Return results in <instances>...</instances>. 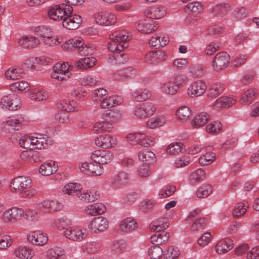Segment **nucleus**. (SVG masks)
Listing matches in <instances>:
<instances>
[{
	"instance_id": "f257e3e1",
	"label": "nucleus",
	"mask_w": 259,
	"mask_h": 259,
	"mask_svg": "<svg viewBox=\"0 0 259 259\" xmlns=\"http://www.w3.org/2000/svg\"><path fill=\"white\" fill-rule=\"evenodd\" d=\"M11 186L23 197H31L36 193L35 190L31 189V180L28 177L20 176L15 178L11 182Z\"/></svg>"
},
{
	"instance_id": "f03ea898",
	"label": "nucleus",
	"mask_w": 259,
	"mask_h": 259,
	"mask_svg": "<svg viewBox=\"0 0 259 259\" xmlns=\"http://www.w3.org/2000/svg\"><path fill=\"white\" fill-rule=\"evenodd\" d=\"M111 42L108 44L111 52L122 51L128 46L127 41L130 39L128 32L125 30L116 31L109 36Z\"/></svg>"
},
{
	"instance_id": "7ed1b4c3",
	"label": "nucleus",
	"mask_w": 259,
	"mask_h": 259,
	"mask_svg": "<svg viewBox=\"0 0 259 259\" xmlns=\"http://www.w3.org/2000/svg\"><path fill=\"white\" fill-rule=\"evenodd\" d=\"M201 210L197 208L191 212L188 219L192 222L191 229L193 232L199 231L205 228L207 224V220L200 216Z\"/></svg>"
},
{
	"instance_id": "20e7f679",
	"label": "nucleus",
	"mask_w": 259,
	"mask_h": 259,
	"mask_svg": "<svg viewBox=\"0 0 259 259\" xmlns=\"http://www.w3.org/2000/svg\"><path fill=\"white\" fill-rule=\"evenodd\" d=\"M73 9L70 5L61 4L56 6V8H52L48 10L49 17L52 20L56 21H62L66 14L72 13Z\"/></svg>"
},
{
	"instance_id": "39448f33",
	"label": "nucleus",
	"mask_w": 259,
	"mask_h": 259,
	"mask_svg": "<svg viewBox=\"0 0 259 259\" xmlns=\"http://www.w3.org/2000/svg\"><path fill=\"white\" fill-rule=\"evenodd\" d=\"M126 138L128 143L133 145H140L144 147H149L155 144V141L150 140L143 133H133L127 135Z\"/></svg>"
},
{
	"instance_id": "423d86ee",
	"label": "nucleus",
	"mask_w": 259,
	"mask_h": 259,
	"mask_svg": "<svg viewBox=\"0 0 259 259\" xmlns=\"http://www.w3.org/2000/svg\"><path fill=\"white\" fill-rule=\"evenodd\" d=\"M230 60V56L227 52H219L213 57L211 65L213 70L220 71L228 67Z\"/></svg>"
},
{
	"instance_id": "0eeeda50",
	"label": "nucleus",
	"mask_w": 259,
	"mask_h": 259,
	"mask_svg": "<svg viewBox=\"0 0 259 259\" xmlns=\"http://www.w3.org/2000/svg\"><path fill=\"white\" fill-rule=\"evenodd\" d=\"M156 110L154 104L146 102L140 104L134 109V115L138 118L143 119L152 115Z\"/></svg>"
},
{
	"instance_id": "6e6552de",
	"label": "nucleus",
	"mask_w": 259,
	"mask_h": 259,
	"mask_svg": "<svg viewBox=\"0 0 259 259\" xmlns=\"http://www.w3.org/2000/svg\"><path fill=\"white\" fill-rule=\"evenodd\" d=\"M91 158L96 163L105 164L112 161L113 155L109 150H95L92 153Z\"/></svg>"
},
{
	"instance_id": "1a4fd4ad",
	"label": "nucleus",
	"mask_w": 259,
	"mask_h": 259,
	"mask_svg": "<svg viewBox=\"0 0 259 259\" xmlns=\"http://www.w3.org/2000/svg\"><path fill=\"white\" fill-rule=\"evenodd\" d=\"M21 101L16 94L4 96L1 100L0 105L3 109L16 110L20 107Z\"/></svg>"
},
{
	"instance_id": "9d476101",
	"label": "nucleus",
	"mask_w": 259,
	"mask_h": 259,
	"mask_svg": "<svg viewBox=\"0 0 259 259\" xmlns=\"http://www.w3.org/2000/svg\"><path fill=\"white\" fill-rule=\"evenodd\" d=\"M62 20V26L68 30H75L77 29L82 23L81 16L78 15L66 14Z\"/></svg>"
},
{
	"instance_id": "9b49d317",
	"label": "nucleus",
	"mask_w": 259,
	"mask_h": 259,
	"mask_svg": "<svg viewBox=\"0 0 259 259\" xmlns=\"http://www.w3.org/2000/svg\"><path fill=\"white\" fill-rule=\"evenodd\" d=\"M27 120L24 117L21 115L17 118L9 117L4 124V128L6 131L12 133L15 131L19 130L21 126L26 122Z\"/></svg>"
},
{
	"instance_id": "f8f14e48",
	"label": "nucleus",
	"mask_w": 259,
	"mask_h": 259,
	"mask_svg": "<svg viewBox=\"0 0 259 259\" xmlns=\"http://www.w3.org/2000/svg\"><path fill=\"white\" fill-rule=\"evenodd\" d=\"M96 22L100 25L109 26L114 24L116 22V17L108 12H102L94 15Z\"/></svg>"
},
{
	"instance_id": "ddd939ff",
	"label": "nucleus",
	"mask_w": 259,
	"mask_h": 259,
	"mask_svg": "<svg viewBox=\"0 0 259 259\" xmlns=\"http://www.w3.org/2000/svg\"><path fill=\"white\" fill-rule=\"evenodd\" d=\"M137 29L143 33H150L157 29L156 22L151 19L143 20L136 23Z\"/></svg>"
},
{
	"instance_id": "4468645a",
	"label": "nucleus",
	"mask_w": 259,
	"mask_h": 259,
	"mask_svg": "<svg viewBox=\"0 0 259 259\" xmlns=\"http://www.w3.org/2000/svg\"><path fill=\"white\" fill-rule=\"evenodd\" d=\"M28 241L36 246H42L48 242V237L46 234L39 231H33L27 236Z\"/></svg>"
},
{
	"instance_id": "2eb2a0df",
	"label": "nucleus",
	"mask_w": 259,
	"mask_h": 259,
	"mask_svg": "<svg viewBox=\"0 0 259 259\" xmlns=\"http://www.w3.org/2000/svg\"><path fill=\"white\" fill-rule=\"evenodd\" d=\"M166 13L165 7L161 6H155L145 10L144 15L152 19H159L162 18Z\"/></svg>"
},
{
	"instance_id": "dca6fc26",
	"label": "nucleus",
	"mask_w": 259,
	"mask_h": 259,
	"mask_svg": "<svg viewBox=\"0 0 259 259\" xmlns=\"http://www.w3.org/2000/svg\"><path fill=\"white\" fill-rule=\"evenodd\" d=\"M108 226L107 220L103 217H98L94 218L89 224L88 227L95 233L103 232Z\"/></svg>"
},
{
	"instance_id": "f3484780",
	"label": "nucleus",
	"mask_w": 259,
	"mask_h": 259,
	"mask_svg": "<svg viewBox=\"0 0 259 259\" xmlns=\"http://www.w3.org/2000/svg\"><path fill=\"white\" fill-rule=\"evenodd\" d=\"M206 85L202 80L194 82L188 88L187 94L191 97H195L202 95L206 91Z\"/></svg>"
},
{
	"instance_id": "a211bd4d",
	"label": "nucleus",
	"mask_w": 259,
	"mask_h": 259,
	"mask_svg": "<svg viewBox=\"0 0 259 259\" xmlns=\"http://www.w3.org/2000/svg\"><path fill=\"white\" fill-rule=\"evenodd\" d=\"M95 144L104 149L112 147L116 144V141L112 136L107 135H101L95 140Z\"/></svg>"
},
{
	"instance_id": "6ab92c4d",
	"label": "nucleus",
	"mask_w": 259,
	"mask_h": 259,
	"mask_svg": "<svg viewBox=\"0 0 259 259\" xmlns=\"http://www.w3.org/2000/svg\"><path fill=\"white\" fill-rule=\"evenodd\" d=\"M64 236L72 241H81L84 239L87 234L82 232L78 227H70L64 232Z\"/></svg>"
},
{
	"instance_id": "aec40b11",
	"label": "nucleus",
	"mask_w": 259,
	"mask_h": 259,
	"mask_svg": "<svg viewBox=\"0 0 259 259\" xmlns=\"http://www.w3.org/2000/svg\"><path fill=\"white\" fill-rule=\"evenodd\" d=\"M22 209L13 207L5 211L3 214V220L5 222H14L19 220L23 214Z\"/></svg>"
},
{
	"instance_id": "412c9836",
	"label": "nucleus",
	"mask_w": 259,
	"mask_h": 259,
	"mask_svg": "<svg viewBox=\"0 0 259 259\" xmlns=\"http://www.w3.org/2000/svg\"><path fill=\"white\" fill-rule=\"evenodd\" d=\"M128 179L127 173L120 171L114 176L111 181V184L114 188H120L127 183Z\"/></svg>"
},
{
	"instance_id": "4be33fe9",
	"label": "nucleus",
	"mask_w": 259,
	"mask_h": 259,
	"mask_svg": "<svg viewBox=\"0 0 259 259\" xmlns=\"http://www.w3.org/2000/svg\"><path fill=\"white\" fill-rule=\"evenodd\" d=\"M136 75V70L132 67H128L117 70L114 76L116 79L125 80L131 78Z\"/></svg>"
},
{
	"instance_id": "5701e85b",
	"label": "nucleus",
	"mask_w": 259,
	"mask_h": 259,
	"mask_svg": "<svg viewBox=\"0 0 259 259\" xmlns=\"http://www.w3.org/2000/svg\"><path fill=\"white\" fill-rule=\"evenodd\" d=\"M233 247V241L226 238L220 241L215 245V251L219 254L225 253Z\"/></svg>"
},
{
	"instance_id": "b1692460",
	"label": "nucleus",
	"mask_w": 259,
	"mask_h": 259,
	"mask_svg": "<svg viewBox=\"0 0 259 259\" xmlns=\"http://www.w3.org/2000/svg\"><path fill=\"white\" fill-rule=\"evenodd\" d=\"M57 170V165L54 161L44 162L39 167V172L43 176H50Z\"/></svg>"
},
{
	"instance_id": "393cba45",
	"label": "nucleus",
	"mask_w": 259,
	"mask_h": 259,
	"mask_svg": "<svg viewBox=\"0 0 259 259\" xmlns=\"http://www.w3.org/2000/svg\"><path fill=\"white\" fill-rule=\"evenodd\" d=\"M106 207L102 203H95L89 205L85 208V212L90 215H100L106 211Z\"/></svg>"
},
{
	"instance_id": "a878e982",
	"label": "nucleus",
	"mask_w": 259,
	"mask_h": 259,
	"mask_svg": "<svg viewBox=\"0 0 259 259\" xmlns=\"http://www.w3.org/2000/svg\"><path fill=\"white\" fill-rule=\"evenodd\" d=\"M96 62V58L93 57L82 58L75 61L74 66L78 69H86L94 66Z\"/></svg>"
},
{
	"instance_id": "bb28decb",
	"label": "nucleus",
	"mask_w": 259,
	"mask_h": 259,
	"mask_svg": "<svg viewBox=\"0 0 259 259\" xmlns=\"http://www.w3.org/2000/svg\"><path fill=\"white\" fill-rule=\"evenodd\" d=\"M103 118L111 122H115L120 120L122 117V114L119 110L113 109L107 110L102 115Z\"/></svg>"
},
{
	"instance_id": "cd10ccee",
	"label": "nucleus",
	"mask_w": 259,
	"mask_h": 259,
	"mask_svg": "<svg viewBox=\"0 0 259 259\" xmlns=\"http://www.w3.org/2000/svg\"><path fill=\"white\" fill-rule=\"evenodd\" d=\"M169 237V233L166 231L156 232L151 237V242L153 244L159 245L167 241Z\"/></svg>"
},
{
	"instance_id": "c85d7f7f",
	"label": "nucleus",
	"mask_w": 259,
	"mask_h": 259,
	"mask_svg": "<svg viewBox=\"0 0 259 259\" xmlns=\"http://www.w3.org/2000/svg\"><path fill=\"white\" fill-rule=\"evenodd\" d=\"M24 75V70L20 67L10 68L5 72V76L8 79H19Z\"/></svg>"
},
{
	"instance_id": "c756f323",
	"label": "nucleus",
	"mask_w": 259,
	"mask_h": 259,
	"mask_svg": "<svg viewBox=\"0 0 259 259\" xmlns=\"http://www.w3.org/2000/svg\"><path fill=\"white\" fill-rule=\"evenodd\" d=\"M151 96V92L147 89H140L132 93V98L138 102H142L150 98Z\"/></svg>"
},
{
	"instance_id": "7c9ffc66",
	"label": "nucleus",
	"mask_w": 259,
	"mask_h": 259,
	"mask_svg": "<svg viewBox=\"0 0 259 259\" xmlns=\"http://www.w3.org/2000/svg\"><path fill=\"white\" fill-rule=\"evenodd\" d=\"M18 44L22 48L28 49L36 47L39 41L33 36H25L19 40Z\"/></svg>"
},
{
	"instance_id": "2f4dec72",
	"label": "nucleus",
	"mask_w": 259,
	"mask_h": 259,
	"mask_svg": "<svg viewBox=\"0 0 259 259\" xmlns=\"http://www.w3.org/2000/svg\"><path fill=\"white\" fill-rule=\"evenodd\" d=\"M138 156L140 160L145 162L147 164H150L155 161V154L147 149L141 150L139 152Z\"/></svg>"
},
{
	"instance_id": "473e14b6",
	"label": "nucleus",
	"mask_w": 259,
	"mask_h": 259,
	"mask_svg": "<svg viewBox=\"0 0 259 259\" xmlns=\"http://www.w3.org/2000/svg\"><path fill=\"white\" fill-rule=\"evenodd\" d=\"M209 115L206 112L197 114L192 120V124L194 127L198 128L204 125L209 120Z\"/></svg>"
},
{
	"instance_id": "72a5a7b5",
	"label": "nucleus",
	"mask_w": 259,
	"mask_h": 259,
	"mask_svg": "<svg viewBox=\"0 0 259 259\" xmlns=\"http://www.w3.org/2000/svg\"><path fill=\"white\" fill-rule=\"evenodd\" d=\"M82 189V186L80 184L69 183L64 187L63 191L68 195L77 196Z\"/></svg>"
},
{
	"instance_id": "f704fd0d",
	"label": "nucleus",
	"mask_w": 259,
	"mask_h": 259,
	"mask_svg": "<svg viewBox=\"0 0 259 259\" xmlns=\"http://www.w3.org/2000/svg\"><path fill=\"white\" fill-rule=\"evenodd\" d=\"M137 227V222L131 218H126L121 222L120 225V229L124 232L132 231Z\"/></svg>"
},
{
	"instance_id": "c9c22d12",
	"label": "nucleus",
	"mask_w": 259,
	"mask_h": 259,
	"mask_svg": "<svg viewBox=\"0 0 259 259\" xmlns=\"http://www.w3.org/2000/svg\"><path fill=\"white\" fill-rule=\"evenodd\" d=\"M15 252L16 256L21 259H31L34 255L33 251L26 247H19Z\"/></svg>"
},
{
	"instance_id": "e433bc0d",
	"label": "nucleus",
	"mask_w": 259,
	"mask_h": 259,
	"mask_svg": "<svg viewBox=\"0 0 259 259\" xmlns=\"http://www.w3.org/2000/svg\"><path fill=\"white\" fill-rule=\"evenodd\" d=\"M77 196L81 201L89 203L97 200L99 197V195L94 191H90L89 192H87L83 193L80 192Z\"/></svg>"
},
{
	"instance_id": "4c0bfd02",
	"label": "nucleus",
	"mask_w": 259,
	"mask_h": 259,
	"mask_svg": "<svg viewBox=\"0 0 259 259\" xmlns=\"http://www.w3.org/2000/svg\"><path fill=\"white\" fill-rule=\"evenodd\" d=\"M34 33L35 35L42 39V40L46 38H49L53 35V31L51 28L46 26H39L35 28Z\"/></svg>"
},
{
	"instance_id": "58836bf2",
	"label": "nucleus",
	"mask_w": 259,
	"mask_h": 259,
	"mask_svg": "<svg viewBox=\"0 0 259 259\" xmlns=\"http://www.w3.org/2000/svg\"><path fill=\"white\" fill-rule=\"evenodd\" d=\"M224 89V85L222 83L213 84L207 91V96L212 98H216L223 92Z\"/></svg>"
},
{
	"instance_id": "ea45409f",
	"label": "nucleus",
	"mask_w": 259,
	"mask_h": 259,
	"mask_svg": "<svg viewBox=\"0 0 259 259\" xmlns=\"http://www.w3.org/2000/svg\"><path fill=\"white\" fill-rule=\"evenodd\" d=\"M256 94V90L254 89H250L242 95L239 102L241 104H249L255 98Z\"/></svg>"
},
{
	"instance_id": "a19ab883",
	"label": "nucleus",
	"mask_w": 259,
	"mask_h": 259,
	"mask_svg": "<svg viewBox=\"0 0 259 259\" xmlns=\"http://www.w3.org/2000/svg\"><path fill=\"white\" fill-rule=\"evenodd\" d=\"M230 6L228 4H219L215 6L211 10L212 14L215 17L223 16L226 15L229 10Z\"/></svg>"
},
{
	"instance_id": "79ce46f5",
	"label": "nucleus",
	"mask_w": 259,
	"mask_h": 259,
	"mask_svg": "<svg viewBox=\"0 0 259 259\" xmlns=\"http://www.w3.org/2000/svg\"><path fill=\"white\" fill-rule=\"evenodd\" d=\"M216 158L215 153L209 152L201 155L199 158V163L201 165H207L212 163Z\"/></svg>"
},
{
	"instance_id": "37998d69",
	"label": "nucleus",
	"mask_w": 259,
	"mask_h": 259,
	"mask_svg": "<svg viewBox=\"0 0 259 259\" xmlns=\"http://www.w3.org/2000/svg\"><path fill=\"white\" fill-rule=\"evenodd\" d=\"M235 103V100L227 97H222L215 102L214 106L217 108L229 107Z\"/></svg>"
},
{
	"instance_id": "c03bdc74",
	"label": "nucleus",
	"mask_w": 259,
	"mask_h": 259,
	"mask_svg": "<svg viewBox=\"0 0 259 259\" xmlns=\"http://www.w3.org/2000/svg\"><path fill=\"white\" fill-rule=\"evenodd\" d=\"M191 114V111L186 106L180 108L176 112L177 118L182 121H186L189 119Z\"/></svg>"
},
{
	"instance_id": "a18cd8bd",
	"label": "nucleus",
	"mask_w": 259,
	"mask_h": 259,
	"mask_svg": "<svg viewBox=\"0 0 259 259\" xmlns=\"http://www.w3.org/2000/svg\"><path fill=\"white\" fill-rule=\"evenodd\" d=\"M126 247V243L124 240H116L113 242L111 250L115 254L122 253Z\"/></svg>"
},
{
	"instance_id": "49530a36",
	"label": "nucleus",
	"mask_w": 259,
	"mask_h": 259,
	"mask_svg": "<svg viewBox=\"0 0 259 259\" xmlns=\"http://www.w3.org/2000/svg\"><path fill=\"white\" fill-rule=\"evenodd\" d=\"M100 241H92L86 243L83 252L87 253H94L97 252L101 247Z\"/></svg>"
},
{
	"instance_id": "de8ad7c7",
	"label": "nucleus",
	"mask_w": 259,
	"mask_h": 259,
	"mask_svg": "<svg viewBox=\"0 0 259 259\" xmlns=\"http://www.w3.org/2000/svg\"><path fill=\"white\" fill-rule=\"evenodd\" d=\"M38 153L34 151H25L20 154V157L23 160H27L30 162H35L38 160Z\"/></svg>"
},
{
	"instance_id": "09e8293b",
	"label": "nucleus",
	"mask_w": 259,
	"mask_h": 259,
	"mask_svg": "<svg viewBox=\"0 0 259 259\" xmlns=\"http://www.w3.org/2000/svg\"><path fill=\"white\" fill-rule=\"evenodd\" d=\"M165 122L164 116H161L158 117L152 118L147 122V126L150 128H154L162 126Z\"/></svg>"
},
{
	"instance_id": "8fccbe9b",
	"label": "nucleus",
	"mask_w": 259,
	"mask_h": 259,
	"mask_svg": "<svg viewBox=\"0 0 259 259\" xmlns=\"http://www.w3.org/2000/svg\"><path fill=\"white\" fill-rule=\"evenodd\" d=\"M205 174V171L203 169H197L191 175L190 177V183L192 185L196 184L203 179Z\"/></svg>"
},
{
	"instance_id": "3c124183",
	"label": "nucleus",
	"mask_w": 259,
	"mask_h": 259,
	"mask_svg": "<svg viewBox=\"0 0 259 259\" xmlns=\"http://www.w3.org/2000/svg\"><path fill=\"white\" fill-rule=\"evenodd\" d=\"M35 136H32V149H41L44 148V143L45 141L46 137L44 135L35 134Z\"/></svg>"
},
{
	"instance_id": "603ef678",
	"label": "nucleus",
	"mask_w": 259,
	"mask_h": 259,
	"mask_svg": "<svg viewBox=\"0 0 259 259\" xmlns=\"http://www.w3.org/2000/svg\"><path fill=\"white\" fill-rule=\"evenodd\" d=\"M162 254V248L156 244L152 246L148 250V255L151 259H159Z\"/></svg>"
},
{
	"instance_id": "864d4df0",
	"label": "nucleus",
	"mask_w": 259,
	"mask_h": 259,
	"mask_svg": "<svg viewBox=\"0 0 259 259\" xmlns=\"http://www.w3.org/2000/svg\"><path fill=\"white\" fill-rule=\"evenodd\" d=\"M183 145L181 142L171 143L166 149V152L170 155H176L183 149Z\"/></svg>"
},
{
	"instance_id": "5fc2aeb1",
	"label": "nucleus",
	"mask_w": 259,
	"mask_h": 259,
	"mask_svg": "<svg viewBox=\"0 0 259 259\" xmlns=\"http://www.w3.org/2000/svg\"><path fill=\"white\" fill-rule=\"evenodd\" d=\"M212 188L211 185L205 184L200 187L197 192V196L199 198H205L212 192Z\"/></svg>"
},
{
	"instance_id": "6e6d98bb",
	"label": "nucleus",
	"mask_w": 259,
	"mask_h": 259,
	"mask_svg": "<svg viewBox=\"0 0 259 259\" xmlns=\"http://www.w3.org/2000/svg\"><path fill=\"white\" fill-rule=\"evenodd\" d=\"M50 259H63L64 250L59 247H55L49 250Z\"/></svg>"
},
{
	"instance_id": "4d7b16f0",
	"label": "nucleus",
	"mask_w": 259,
	"mask_h": 259,
	"mask_svg": "<svg viewBox=\"0 0 259 259\" xmlns=\"http://www.w3.org/2000/svg\"><path fill=\"white\" fill-rule=\"evenodd\" d=\"M187 8L189 12H192L194 15L200 14L203 11V6L198 2H194L189 3L187 5Z\"/></svg>"
},
{
	"instance_id": "13d9d810",
	"label": "nucleus",
	"mask_w": 259,
	"mask_h": 259,
	"mask_svg": "<svg viewBox=\"0 0 259 259\" xmlns=\"http://www.w3.org/2000/svg\"><path fill=\"white\" fill-rule=\"evenodd\" d=\"M161 88L163 92L169 95L176 94L178 89V85L174 82H166L162 85Z\"/></svg>"
},
{
	"instance_id": "bf43d9fd",
	"label": "nucleus",
	"mask_w": 259,
	"mask_h": 259,
	"mask_svg": "<svg viewBox=\"0 0 259 259\" xmlns=\"http://www.w3.org/2000/svg\"><path fill=\"white\" fill-rule=\"evenodd\" d=\"M176 187L174 185H167L159 192L160 198H166L171 196L176 191Z\"/></svg>"
},
{
	"instance_id": "052dcab7",
	"label": "nucleus",
	"mask_w": 259,
	"mask_h": 259,
	"mask_svg": "<svg viewBox=\"0 0 259 259\" xmlns=\"http://www.w3.org/2000/svg\"><path fill=\"white\" fill-rule=\"evenodd\" d=\"M221 129L222 124L218 121H213V122L209 123L206 127V131L211 134H217Z\"/></svg>"
},
{
	"instance_id": "680f3d73",
	"label": "nucleus",
	"mask_w": 259,
	"mask_h": 259,
	"mask_svg": "<svg viewBox=\"0 0 259 259\" xmlns=\"http://www.w3.org/2000/svg\"><path fill=\"white\" fill-rule=\"evenodd\" d=\"M248 205L244 203H238L235 206L233 211V215L234 218H238L245 213L246 207Z\"/></svg>"
},
{
	"instance_id": "e2e57ef3",
	"label": "nucleus",
	"mask_w": 259,
	"mask_h": 259,
	"mask_svg": "<svg viewBox=\"0 0 259 259\" xmlns=\"http://www.w3.org/2000/svg\"><path fill=\"white\" fill-rule=\"evenodd\" d=\"M33 142L32 136H24L19 140V145L25 149L31 150Z\"/></svg>"
},
{
	"instance_id": "0e129e2a",
	"label": "nucleus",
	"mask_w": 259,
	"mask_h": 259,
	"mask_svg": "<svg viewBox=\"0 0 259 259\" xmlns=\"http://www.w3.org/2000/svg\"><path fill=\"white\" fill-rule=\"evenodd\" d=\"M58 108L63 111H66L68 113L74 111V107L71 103V102L68 100L61 101L58 104Z\"/></svg>"
},
{
	"instance_id": "69168bd1",
	"label": "nucleus",
	"mask_w": 259,
	"mask_h": 259,
	"mask_svg": "<svg viewBox=\"0 0 259 259\" xmlns=\"http://www.w3.org/2000/svg\"><path fill=\"white\" fill-rule=\"evenodd\" d=\"M121 51L113 52L114 55L112 56L114 60L116 61L117 64H124L126 63L128 60V55L126 54H120Z\"/></svg>"
},
{
	"instance_id": "338daca9",
	"label": "nucleus",
	"mask_w": 259,
	"mask_h": 259,
	"mask_svg": "<svg viewBox=\"0 0 259 259\" xmlns=\"http://www.w3.org/2000/svg\"><path fill=\"white\" fill-rule=\"evenodd\" d=\"M94 128H96L97 131L100 130L102 131H108L112 128V124L107 120L100 121L95 124Z\"/></svg>"
},
{
	"instance_id": "774afa93",
	"label": "nucleus",
	"mask_w": 259,
	"mask_h": 259,
	"mask_svg": "<svg viewBox=\"0 0 259 259\" xmlns=\"http://www.w3.org/2000/svg\"><path fill=\"white\" fill-rule=\"evenodd\" d=\"M164 255L165 259H176L180 255L179 250L177 248L175 249L174 247L170 246Z\"/></svg>"
}]
</instances>
